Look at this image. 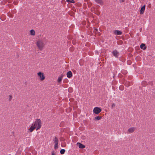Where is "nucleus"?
<instances>
[{
  "mask_svg": "<svg viewBox=\"0 0 155 155\" xmlns=\"http://www.w3.org/2000/svg\"><path fill=\"white\" fill-rule=\"evenodd\" d=\"M37 45L40 50H41L42 49L44 46V44L41 41H38L37 42Z\"/></svg>",
  "mask_w": 155,
  "mask_h": 155,
  "instance_id": "obj_2",
  "label": "nucleus"
},
{
  "mask_svg": "<svg viewBox=\"0 0 155 155\" xmlns=\"http://www.w3.org/2000/svg\"><path fill=\"white\" fill-rule=\"evenodd\" d=\"M58 144L56 143L54 145V148L55 150L57 149L58 148Z\"/></svg>",
  "mask_w": 155,
  "mask_h": 155,
  "instance_id": "obj_21",
  "label": "nucleus"
},
{
  "mask_svg": "<svg viewBox=\"0 0 155 155\" xmlns=\"http://www.w3.org/2000/svg\"><path fill=\"white\" fill-rule=\"evenodd\" d=\"M63 75H61V76L58 78V83H60L62 80V78H63Z\"/></svg>",
  "mask_w": 155,
  "mask_h": 155,
  "instance_id": "obj_14",
  "label": "nucleus"
},
{
  "mask_svg": "<svg viewBox=\"0 0 155 155\" xmlns=\"http://www.w3.org/2000/svg\"><path fill=\"white\" fill-rule=\"evenodd\" d=\"M120 90H123V89H120Z\"/></svg>",
  "mask_w": 155,
  "mask_h": 155,
  "instance_id": "obj_28",
  "label": "nucleus"
},
{
  "mask_svg": "<svg viewBox=\"0 0 155 155\" xmlns=\"http://www.w3.org/2000/svg\"><path fill=\"white\" fill-rule=\"evenodd\" d=\"M121 72L122 73L125 74H126L127 73V71H121Z\"/></svg>",
  "mask_w": 155,
  "mask_h": 155,
  "instance_id": "obj_23",
  "label": "nucleus"
},
{
  "mask_svg": "<svg viewBox=\"0 0 155 155\" xmlns=\"http://www.w3.org/2000/svg\"><path fill=\"white\" fill-rule=\"evenodd\" d=\"M9 100H11L12 99V96L11 95H9Z\"/></svg>",
  "mask_w": 155,
  "mask_h": 155,
  "instance_id": "obj_25",
  "label": "nucleus"
},
{
  "mask_svg": "<svg viewBox=\"0 0 155 155\" xmlns=\"http://www.w3.org/2000/svg\"><path fill=\"white\" fill-rule=\"evenodd\" d=\"M142 84L143 86H146L147 84L146 82L145 81H143L142 82Z\"/></svg>",
  "mask_w": 155,
  "mask_h": 155,
  "instance_id": "obj_20",
  "label": "nucleus"
},
{
  "mask_svg": "<svg viewBox=\"0 0 155 155\" xmlns=\"http://www.w3.org/2000/svg\"><path fill=\"white\" fill-rule=\"evenodd\" d=\"M67 2H70L71 3H75V2L73 0H67Z\"/></svg>",
  "mask_w": 155,
  "mask_h": 155,
  "instance_id": "obj_22",
  "label": "nucleus"
},
{
  "mask_svg": "<svg viewBox=\"0 0 155 155\" xmlns=\"http://www.w3.org/2000/svg\"><path fill=\"white\" fill-rule=\"evenodd\" d=\"M77 144L78 145L79 148L81 149H84L85 148V146L84 145L82 144V143L78 142L77 143Z\"/></svg>",
  "mask_w": 155,
  "mask_h": 155,
  "instance_id": "obj_8",
  "label": "nucleus"
},
{
  "mask_svg": "<svg viewBox=\"0 0 155 155\" xmlns=\"http://www.w3.org/2000/svg\"><path fill=\"white\" fill-rule=\"evenodd\" d=\"M114 33L115 35H121L122 32L120 31L116 30L114 31Z\"/></svg>",
  "mask_w": 155,
  "mask_h": 155,
  "instance_id": "obj_7",
  "label": "nucleus"
},
{
  "mask_svg": "<svg viewBox=\"0 0 155 155\" xmlns=\"http://www.w3.org/2000/svg\"><path fill=\"white\" fill-rule=\"evenodd\" d=\"M54 143H55V144H58V138L56 137H55L54 139Z\"/></svg>",
  "mask_w": 155,
  "mask_h": 155,
  "instance_id": "obj_16",
  "label": "nucleus"
},
{
  "mask_svg": "<svg viewBox=\"0 0 155 155\" xmlns=\"http://www.w3.org/2000/svg\"><path fill=\"white\" fill-rule=\"evenodd\" d=\"M115 105L114 103L112 104V107L113 108L114 107H115Z\"/></svg>",
  "mask_w": 155,
  "mask_h": 155,
  "instance_id": "obj_24",
  "label": "nucleus"
},
{
  "mask_svg": "<svg viewBox=\"0 0 155 155\" xmlns=\"http://www.w3.org/2000/svg\"><path fill=\"white\" fill-rule=\"evenodd\" d=\"M145 7L146 5H143L141 7L140 9V14L141 15L143 14L144 13V11L145 10Z\"/></svg>",
  "mask_w": 155,
  "mask_h": 155,
  "instance_id": "obj_6",
  "label": "nucleus"
},
{
  "mask_svg": "<svg viewBox=\"0 0 155 155\" xmlns=\"http://www.w3.org/2000/svg\"><path fill=\"white\" fill-rule=\"evenodd\" d=\"M67 77L69 78H71L72 76V73L71 71H68L67 73Z\"/></svg>",
  "mask_w": 155,
  "mask_h": 155,
  "instance_id": "obj_10",
  "label": "nucleus"
},
{
  "mask_svg": "<svg viewBox=\"0 0 155 155\" xmlns=\"http://www.w3.org/2000/svg\"><path fill=\"white\" fill-rule=\"evenodd\" d=\"M101 109L99 107H96L94 108L93 109V112L96 114H98L101 112Z\"/></svg>",
  "mask_w": 155,
  "mask_h": 155,
  "instance_id": "obj_3",
  "label": "nucleus"
},
{
  "mask_svg": "<svg viewBox=\"0 0 155 155\" xmlns=\"http://www.w3.org/2000/svg\"><path fill=\"white\" fill-rule=\"evenodd\" d=\"M124 2V0H120V2Z\"/></svg>",
  "mask_w": 155,
  "mask_h": 155,
  "instance_id": "obj_27",
  "label": "nucleus"
},
{
  "mask_svg": "<svg viewBox=\"0 0 155 155\" xmlns=\"http://www.w3.org/2000/svg\"><path fill=\"white\" fill-rule=\"evenodd\" d=\"M65 152V150L64 149H62L61 150L60 153L61 154H64Z\"/></svg>",
  "mask_w": 155,
  "mask_h": 155,
  "instance_id": "obj_19",
  "label": "nucleus"
},
{
  "mask_svg": "<svg viewBox=\"0 0 155 155\" xmlns=\"http://www.w3.org/2000/svg\"><path fill=\"white\" fill-rule=\"evenodd\" d=\"M95 1L97 3L101 5H103V2L102 0H95Z\"/></svg>",
  "mask_w": 155,
  "mask_h": 155,
  "instance_id": "obj_13",
  "label": "nucleus"
},
{
  "mask_svg": "<svg viewBox=\"0 0 155 155\" xmlns=\"http://www.w3.org/2000/svg\"><path fill=\"white\" fill-rule=\"evenodd\" d=\"M30 34L32 35H35V32L34 30H31L30 31Z\"/></svg>",
  "mask_w": 155,
  "mask_h": 155,
  "instance_id": "obj_18",
  "label": "nucleus"
},
{
  "mask_svg": "<svg viewBox=\"0 0 155 155\" xmlns=\"http://www.w3.org/2000/svg\"><path fill=\"white\" fill-rule=\"evenodd\" d=\"M140 48L141 49L144 50L146 49V46L145 44L142 43L140 45Z\"/></svg>",
  "mask_w": 155,
  "mask_h": 155,
  "instance_id": "obj_12",
  "label": "nucleus"
},
{
  "mask_svg": "<svg viewBox=\"0 0 155 155\" xmlns=\"http://www.w3.org/2000/svg\"><path fill=\"white\" fill-rule=\"evenodd\" d=\"M113 55L116 58H118L119 55V52L117 50H115L112 52Z\"/></svg>",
  "mask_w": 155,
  "mask_h": 155,
  "instance_id": "obj_4",
  "label": "nucleus"
},
{
  "mask_svg": "<svg viewBox=\"0 0 155 155\" xmlns=\"http://www.w3.org/2000/svg\"><path fill=\"white\" fill-rule=\"evenodd\" d=\"M36 128V127H35L34 125L32 124V125L30 127V128L28 129L29 132H32Z\"/></svg>",
  "mask_w": 155,
  "mask_h": 155,
  "instance_id": "obj_9",
  "label": "nucleus"
},
{
  "mask_svg": "<svg viewBox=\"0 0 155 155\" xmlns=\"http://www.w3.org/2000/svg\"><path fill=\"white\" fill-rule=\"evenodd\" d=\"M132 84L133 83L132 82L129 81H126L125 83V85L127 87H128Z\"/></svg>",
  "mask_w": 155,
  "mask_h": 155,
  "instance_id": "obj_11",
  "label": "nucleus"
},
{
  "mask_svg": "<svg viewBox=\"0 0 155 155\" xmlns=\"http://www.w3.org/2000/svg\"><path fill=\"white\" fill-rule=\"evenodd\" d=\"M102 118V117L101 116H97L95 117L94 118V120H99L101 119Z\"/></svg>",
  "mask_w": 155,
  "mask_h": 155,
  "instance_id": "obj_17",
  "label": "nucleus"
},
{
  "mask_svg": "<svg viewBox=\"0 0 155 155\" xmlns=\"http://www.w3.org/2000/svg\"><path fill=\"white\" fill-rule=\"evenodd\" d=\"M32 124L34 126L36 127V130H37L40 129L41 126V123L40 119H37Z\"/></svg>",
  "mask_w": 155,
  "mask_h": 155,
  "instance_id": "obj_1",
  "label": "nucleus"
},
{
  "mask_svg": "<svg viewBox=\"0 0 155 155\" xmlns=\"http://www.w3.org/2000/svg\"><path fill=\"white\" fill-rule=\"evenodd\" d=\"M38 76L40 78V80L41 81L44 80L45 79V77L43 73L41 72H39L38 74Z\"/></svg>",
  "mask_w": 155,
  "mask_h": 155,
  "instance_id": "obj_5",
  "label": "nucleus"
},
{
  "mask_svg": "<svg viewBox=\"0 0 155 155\" xmlns=\"http://www.w3.org/2000/svg\"><path fill=\"white\" fill-rule=\"evenodd\" d=\"M51 153L52 155H55L54 153V152L53 151Z\"/></svg>",
  "mask_w": 155,
  "mask_h": 155,
  "instance_id": "obj_26",
  "label": "nucleus"
},
{
  "mask_svg": "<svg viewBox=\"0 0 155 155\" xmlns=\"http://www.w3.org/2000/svg\"><path fill=\"white\" fill-rule=\"evenodd\" d=\"M135 129V128L134 127H131V128H130L128 129V131L130 133H132L134 131V130Z\"/></svg>",
  "mask_w": 155,
  "mask_h": 155,
  "instance_id": "obj_15",
  "label": "nucleus"
}]
</instances>
